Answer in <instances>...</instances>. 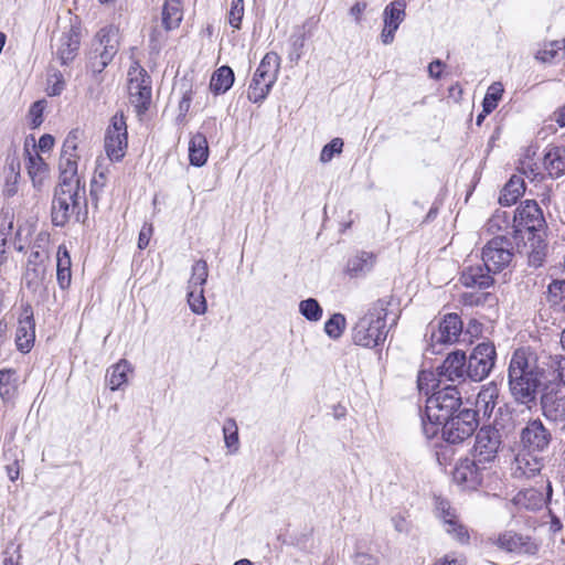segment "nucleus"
I'll return each instance as SVG.
<instances>
[{
	"label": "nucleus",
	"mask_w": 565,
	"mask_h": 565,
	"mask_svg": "<svg viewBox=\"0 0 565 565\" xmlns=\"http://www.w3.org/2000/svg\"><path fill=\"white\" fill-rule=\"evenodd\" d=\"M499 388L495 384L483 386L477 396V407L482 411L484 415L491 416L494 407L498 404Z\"/></svg>",
	"instance_id": "nucleus-37"
},
{
	"label": "nucleus",
	"mask_w": 565,
	"mask_h": 565,
	"mask_svg": "<svg viewBox=\"0 0 565 565\" xmlns=\"http://www.w3.org/2000/svg\"><path fill=\"white\" fill-rule=\"evenodd\" d=\"M28 156V174L35 189L40 190L44 184V181L49 177V166L44 159L38 153V151L31 152L26 150Z\"/></svg>",
	"instance_id": "nucleus-28"
},
{
	"label": "nucleus",
	"mask_w": 565,
	"mask_h": 565,
	"mask_svg": "<svg viewBox=\"0 0 565 565\" xmlns=\"http://www.w3.org/2000/svg\"><path fill=\"white\" fill-rule=\"evenodd\" d=\"M495 358L497 352L493 343H479L470 353L469 359L466 358L467 370L465 373L468 379L473 382L484 380L493 369Z\"/></svg>",
	"instance_id": "nucleus-11"
},
{
	"label": "nucleus",
	"mask_w": 565,
	"mask_h": 565,
	"mask_svg": "<svg viewBox=\"0 0 565 565\" xmlns=\"http://www.w3.org/2000/svg\"><path fill=\"white\" fill-rule=\"evenodd\" d=\"M77 131H71L64 140L61 158H60V171H77Z\"/></svg>",
	"instance_id": "nucleus-29"
},
{
	"label": "nucleus",
	"mask_w": 565,
	"mask_h": 565,
	"mask_svg": "<svg viewBox=\"0 0 565 565\" xmlns=\"http://www.w3.org/2000/svg\"><path fill=\"white\" fill-rule=\"evenodd\" d=\"M356 565H376L377 558L371 554L359 552L354 555Z\"/></svg>",
	"instance_id": "nucleus-58"
},
{
	"label": "nucleus",
	"mask_w": 565,
	"mask_h": 565,
	"mask_svg": "<svg viewBox=\"0 0 565 565\" xmlns=\"http://www.w3.org/2000/svg\"><path fill=\"white\" fill-rule=\"evenodd\" d=\"M234 83V72L230 66H221L217 68L210 82L211 90L218 95L227 92Z\"/></svg>",
	"instance_id": "nucleus-35"
},
{
	"label": "nucleus",
	"mask_w": 565,
	"mask_h": 565,
	"mask_svg": "<svg viewBox=\"0 0 565 565\" xmlns=\"http://www.w3.org/2000/svg\"><path fill=\"white\" fill-rule=\"evenodd\" d=\"M462 331V322L458 315L449 313L439 322L438 329L431 332L430 345L428 350L438 353L437 344H451L459 339Z\"/></svg>",
	"instance_id": "nucleus-16"
},
{
	"label": "nucleus",
	"mask_w": 565,
	"mask_h": 565,
	"mask_svg": "<svg viewBox=\"0 0 565 565\" xmlns=\"http://www.w3.org/2000/svg\"><path fill=\"white\" fill-rule=\"evenodd\" d=\"M486 473H488L486 463L479 462L475 457L466 458L456 466L454 480L469 489H476L483 484Z\"/></svg>",
	"instance_id": "nucleus-15"
},
{
	"label": "nucleus",
	"mask_w": 565,
	"mask_h": 565,
	"mask_svg": "<svg viewBox=\"0 0 565 565\" xmlns=\"http://www.w3.org/2000/svg\"><path fill=\"white\" fill-rule=\"evenodd\" d=\"M45 100H38L33 103L29 109L30 126L34 129L43 122V111L45 109Z\"/></svg>",
	"instance_id": "nucleus-51"
},
{
	"label": "nucleus",
	"mask_w": 565,
	"mask_h": 565,
	"mask_svg": "<svg viewBox=\"0 0 565 565\" xmlns=\"http://www.w3.org/2000/svg\"><path fill=\"white\" fill-rule=\"evenodd\" d=\"M119 47L118 30L113 26L103 28L95 36L89 61L95 73H100L117 54Z\"/></svg>",
	"instance_id": "nucleus-5"
},
{
	"label": "nucleus",
	"mask_w": 565,
	"mask_h": 565,
	"mask_svg": "<svg viewBox=\"0 0 565 565\" xmlns=\"http://www.w3.org/2000/svg\"><path fill=\"white\" fill-rule=\"evenodd\" d=\"M35 339V323L33 311L30 306L23 308L19 319V326L15 333V343L20 351L29 352Z\"/></svg>",
	"instance_id": "nucleus-21"
},
{
	"label": "nucleus",
	"mask_w": 565,
	"mask_h": 565,
	"mask_svg": "<svg viewBox=\"0 0 565 565\" xmlns=\"http://www.w3.org/2000/svg\"><path fill=\"white\" fill-rule=\"evenodd\" d=\"M345 328V317L342 313H334L324 323V332L332 339L342 335Z\"/></svg>",
	"instance_id": "nucleus-47"
},
{
	"label": "nucleus",
	"mask_w": 565,
	"mask_h": 565,
	"mask_svg": "<svg viewBox=\"0 0 565 565\" xmlns=\"http://www.w3.org/2000/svg\"><path fill=\"white\" fill-rule=\"evenodd\" d=\"M128 145L127 124L122 113H116L106 130L105 150L111 161L124 158Z\"/></svg>",
	"instance_id": "nucleus-12"
},
{
	"label": "nucleus",
	"mask_w": 565,
	"mask_h": 565,
	"mask_svg": "<svg viewBox=\"0 0 565 565\" xmlns=\"http://www.w3.org/2000/svg\"><path fill=\"white\" fill-rule=\"evenodd\" d=\"M547 300L553 306L565 308V280H553L548 285Z\"/></svg>",
	"instance_id": "nucleus-44"
},
{
	"label": "nucleus",
	"mask_w": 565,
	"mask_h": 565,
	"mask_svg": "<svg viewBox=\"0 0 565 565\" xmlns=\"http://www.w3.org/2000/svg\"><path fill=\"white\" fill-rule=\"evenodd\" d=\"M553 493L552 483L546 481L544 489L529 488L520 490L508 503V509L513 515H524L543 509L551 500Z\"/></svg>",
	"instance_id": "nucleus-9"
},
{
	"label": "nucleus",
	"mask_w": 565,
	"mask_h": 565,
	"mask_svg": "<svg viewBox=\"0 0 565 565\" xmlns=\"http://www.w3.org/2000/svg\"><path fill=\"white\" fill-rule=\"evenodd\" d=\"M209 276V268L205 260L200 259L192 266V274L188 282V288L203 289Z\"/></svg>",
	"instance_id": "nucleus-42"
},
{
	"label": "nucleus",
	"mask_w": 565,
	"mask_h": 565,
	"mask_svg": "<svg viewBox=\"0 0 565 565\" xmlns=\"http://www.w3.org/2000/svg\"><path fill=\"white\" fill-rule=\"evenodd\" d=\"M376 256L369 252H359L349 258L345 273L351 278L364 277L374 267Z\"/></svg>",
	"instance_id": "nucleus-27"
},
{
	"label": "nucleus",
	"mask_w": 565,
	"mask_h": 565,
	"mask_svg": "<svg viewBox=\"0 0 565 565\" xmlns=\"http://www.w3.org/2000/svg\"><path fill=\"white\" fill-rule=\"evenodd\" d=\"M20 179L19 171L11 168L10 172L6 177V181L2 188V196L10 199L18 193V183Z\"/></svg>",
	"instance_id": "nucleus-49"
},
{
	"label": "nucleus",
	"mask_w": 565,
	"mask_h": 565,
	"mask_svg": "<svg viewBox=\"0 0 565 565\" xmlns=\"http://www.w3.org/2000/svg\"><path fill=\"white\" fill-rule=\"evenodd\" d=\"M86 193H73L54 190L51 206L52 224L57 227H64L72 217L77 222L84 221L87 211Z\"/></svg>",
	"instance_id": "nucleus-3"
},
{
	"label": "nucleus",
	"mask_w": 565,
	"mask_h": 565,
	"mask_svg": "<svg viewBox=\"0 0 565 565\" xmlns=\"http://www.w3.org/2000/svg\"><path fill=\"white\" fill-rule=\"evenodd\" d=\"M279 67V56L274 52L266 53L248 85L247 98L249 102L257 104L266 99L277 81Z\"/></svg>",
	"instance_id": "nucleus-4"
},
{
	"label": "nucleus",
	"mask_w": 565,
	"mask_h": 565,
	"mask_svg": "<svg viewBox=\"0 0 565 565\" xmlns=\"http://www.w3.org/2000/svg\"><path fill=\"white\" fill-rule=\"evenodd\" d=\"M188 303L190 309L195 315H203L206 312L207 306L204 297V290L198 288H188Z\"/></svg>",
	"instance_id": "nucleus-46"
},
{
	"label": "nucleus",
	"mask_w": 565,
	"mask_h": 565,
	"mask_svg": "<svg viewBox=\"0 0 565 565\" xmlns=\"http://www.w3.org/2000/svg\"><path fill=\"white\" fill-rule=\"evenodd\" d=\"M131 371V365L126 360H120L107 371L108 384L111 391L120 388L127 382V374Z\"/></svg>",
	"instance_id": "nucleus-39"
},
{
	"label": "nucleus",
	"mask_w": 565,
	"mask_h": 565,
	"mask_svg": "<svg viewBox=\"0 0 565 565\" xmlns=\"http://www.w3.org/2000/svg\"><path fill=\"white\" fill-rule=\"evenodd\" d=\"M548 513L551 515V523H550V531L553 532V533H557L562 530L563 525H562V522L559 520V518H557L554 512L552 511V509H548Z\"/></svg>",
	"instance_id": "nucleus-62"
},
{
	"label": "nucleus",
	"mask_w": 565,
	"mask_h": 565,
	"mask_svg": "<svg viewBox=\"0 0 565 565\" xmlns=\"http://www.w3.org/2000/svg\"><path fill=\"white\" fill-rule=\"evenodd\" d=\"M181 0H166L162 8V24L166 30H174L182 21Z\"/></svg>",
	"instance_id": "nucleus-34"
},
{
	"label": "nucleus",
	"mask_w": 565,
	"mask_h": 565,
	"mask_svg": "<svg viewBox=\"0 0 565 565\" xmlns=\"http://www.w3.org/2000/svg\"><path fill=\"white\" fill-rule=\"evenodd\" d=\"M552 436L550 430L543 425L541 419L530 420L521 431V443L531 450L543 451L550 443Z\"/></svg>",
	"instance_id": "nucleus-19"
},
{
	"label": "nucleus",
	"mask_w": 565,
	"mask_h": 565,
	"mask_svg": "<svg viewBox=\"0 0 565 565\" xmlns=\"http://www.w3.org/2000/svg\"><path fill=\"white\" fill-rule=\"evenodd\" d=\"M209 157L206 137L203 134H195L189 142V158L192 166L202 167Z\"/></svg>",
	"instance_id": "nucleus-32"
},
{
	"label": "nucleus",
	"mask_w": 565,
	"mask_h": 565,
	"mask_svg": "<svg viewBox=\"0 0 565 565\" xmlns=\"http://www.w3.org/2000/svg\"><path fill=\"white\" fill-rule=\"evenodd\" d=\"M56 279L57 284L62 289H66L71 285L72 273H71V256L66 246L61 245L57 248L56 255Z\"/></svg>",
	"instance_id": "nucleus-31"
},
{
	"label": "nucleus",
	"mask_w": 565,
	"mask_h": 565,
	"mask_svg": "<svg viewBox=\"0 0 565 565\" xmlns=\"http://www.w3.org/2000/svg\"><path fill=\"white\" fill-rule=\"evenodd\" d=\"M564 51V40L552 41L545 44L544 47L536 53V58L544 63H552L554 60L563 56Z\"/></svg>",
	"instance_id": "nucleus-40"
},
{
	"label": "nucleus",
	"mask_w": 565,
	"mask_h": 565,
	"mask_svg": "<svg viewBox=\"0 0 565 565\" xmlns=\"http://www.w3.org/2000/svg\"><path fill=\"white\" fill-rule=\"evenodd\" d=\"M435 565H462V563L461 561L447 555L440 558Z\"/></svg>",
	"instance_id": "nucleus-64"
},
{
	"label": "nucleus",
	"mask_w": 565,
	"mask_h": 565,
	"mask_svg": "<svg viewBox=\"0 0 565 565\" xmlns=\"http://www.w3.org/2000/svg\"><path fill=\"white\" fill-rule=\"evenodd\" d=\"M243 15L244 0H233L230 11V24L235 29H239Z\"/></svg>",
	"instance_id": "nucleus-52"
},
{
	"label": "nucleus",
	"mask_w": 565,
	"mask_h": 565,
	"mask_svg": "<svg viewBox=\"0 0 565 565\" xmlns=\"http://www.w3.org/2000/svg\"><path fill=\"white\" fill-rule=\"evenodd\" d=\"M542 377L543 370L536 358L524 349L515 350L508 369L509 388L514 401L527 406L535 403Z\"/></svg>",
	"instance_id": "nucleus-1"
},
{
	"label": "nucleus",
	"mask_w": 565,
	"mask_h": 565,
	"mask_svg": "<svg viewBox=\"0 0 565 565\" xmlns=\"http://www.w3.org/2000/svg\"><path fill=\"white\" fill-rule=\"evenodd\" d=\"M225 446L230 454H236L239 448L238 428L235 419H226L223 426Z\"/></svg>",
	"instance_id": "nucleus-41"
},
{
	"label": "nucleus",
	"mask_w": 565,
	"mask_h": 565,
	"mask_svg": "<svg viewBox=\"0 0 565 565\" xmlns=\"http://www.w3.org/2000/svg\"><path fill=\"white\" fill-rule=\"evenodd\" d=\"M343 141L340 138L332 139L329 143H327L320 153V161L327 163L332 160L335 154L342 152Z\"/></svg>",
	"instance_id": "nucleus-50"
},
{
	"label": "nucleus",
	"mask_w": 565,
	"mask_h": 565,
	"mask_svg": "<svg viewBox=\"0 0 565 565\" xmlns=\"http://www.w3.org/2000/svg\"><path fill=\"white\" fill-rule=\"evenodd\" d=\"M461 406V397L457 387L446 386L443 390L434 392L426 401V417L444 422L456 416Z\"/></svg>",
	"instance_id": "nucleus-6"
},
{
	"label": "nucleus",
	"mask_w": 565,
	"mask_h": 565,
	"mask_svg": "<svg viewBox=\"0 0 565 565\" xmlns=\"http://www.w3.org/2000/svg\"><path fill=\"white\" fill-rule=\"evenodd\" d=\"M466 366V354L460 351H455L447 355L443 364L437 369L438 376L451 382H463L468 379L465 373Z\"/></svg>",
	"instance_id": "nucleus-20"
},
{
	"label": "nucleus",
	"mask_w": 565,
	"mask_h": 565,
	"mask_svg": "<svg viewBox=\"0 0 565 565\" xmlns=\"http://www.w3.org/2000/svg\"><path fill=\"white\" fill-rule=\"evenodd\" d=\"M390 305L388 298H381L373 302L367 312L358 320L352 331V339L356 345L374 348L386 340Z\"/></svg>",
	"instance_id": "nucleus-2"
},
{
	"label": "nucleus",
	"mask_w": 565,
	"mask_h": 565,
	"mask_svg": "<svg viewBox=\"0 0 565 565\" xmlns=\"http://www.w3.org/2000/svg\"><path fill=\"white\" fill-rule=\"evenodd\" d=\"M406 3L403 0H395L388 3L383 11V29L381 32V41L388 45L394 42L395 33L406 17Z\"/></svg>",
	"instance_id": "nucleus-17"
},
{
	"label": "nucleus",
	"mask_w": 565,
	"mask_h": 565,
	"mask_svg": "<svg viewBox=\"0 0 565 565\" xmlns=\"http://www.w3.org/2000/svg\"><path fill=\"white\" fill-rule=\"evenodd\" d=\"M525 191L524 180L519 175H512L509 182L501 191L499 203L503 206H510L523 195Z\"/></svg>",
	"instance_id": "nucleus-33"
},
{
	"label": "nucleus",
	"mask_w": 565,
	"mask_h": 565,
	"mask_svg": "<svg viewBox=\"0 0 565 565\" xmlns=\"http://www.w3.org/2000/svg\"><path fill=\"white\" fill-rule=\"evenodd\" d=\"M436 511L438 518L443 519L446 527V532L451 534L456 540L461 543H466L469 540V535L465 526L458 523L457 516L451 509L448 501L438 499L436 502Z\"/></svg>",
	"instance_id": "nucleus-22"
},
{
	"label": "nucleus",
	"mask_w": 565,
	"mask_h": 565,
	"mask_svg": "<svg viewBox=\"0 0 565 565\" xmlns=\"http://www.w3.org/2000/svg\"><path fill=\"white\" fill-rule=\"evenodd\" d=\"M544 167L552 178L562 177L565 173V148H548L544 156Z\"/></svg>",
	"instance_id": "nucleus-30"
},
{
	"label": "nucleus",
	"mask_w": 565,
	"mask_h": 565,
	"mask_svg": "<svg viewBox=\"0 0 565 565\" xmlns=\"http://www.w3.org/2000/svg\"><path fill=\"white\" fill-rule=\"evenodd\" d=\"M491 273L484 265L468 266L462 269L460 281L469 288H488L493 284Z\"/></svg>",
	"instance_id": "nucleus-24"
},
{
	"label": "nucleus",
	"mask_w": 565,
	"mask_h": 565,
	"mask_svg": "<svg viewBox=\"0 0 565 565\" xmlns=\"http://www.w3.org/2000/svg\"><path fill=\"white\" fill-rule=\"evenodd\" d=\"M543 458L532 452L519 454L515 457L513 475L515 477L533 478L542 470Z\"/></svg>",
	"instance_id": "nucleus-26"
},
{
	"label": "nucleus",
	"mask_w": 565,
	"mask_h": 565,
	"mask_svg": "<svg viewBox=\"0 0 565 565\" xmlns=\"http://www.w3.org/2000/svg\"><path fill=\"white\" fill-rule=\"evenodd\" d=\"M366 7H367V4L364 1H359L354 6L351 7L350 14L352 17H354V19L358 23L361 22V15L365 11Z\"/></svg>",
	"instance_id": "nucleus-60"
},
{
	"label": "nucleus",
	"mask_w": 565,
	"mask_h": 565,
	"mask_svg": "<svg viewBox=\"0 0 565 565\" xmlns=\"http://www.w3.org/2000/svg\"><path fill=\"white\" fill-rule=\"evenodd\" d=\"M514 223L518 228H524L529 232H537L545 226L543 212L533 200L524 201L521 206L516 209Z\"/></svg>",
	"instance_id": "nucleus-18"
},
{
	"label": "nucleus",
	"mask_w": 565,
	"mask_h": 565,
	"mask_svg": "<svg viewBox=\"0 0 565 565\" xmlns=\"http://www.w3.org/2000/svg\"><path fill=\"white\" fill-rule=\"evenodd\" d=\"M554 119L561 127H565V106L554 113Z\"/></svg>",
	"instance_id": "nucleus-63"
},
{
	"label": "nucleus",
	"mask_w": 565,
	"mask_h": 565,
	"mask_svg": "<svg viewBox=\"0 0 565 565\" xmlns=\"http://www.w3.org/2000/svg\"><path fill=\"white\" fill-rule=\"evenodd\" d=\"M443 62L440 60H435L428 65V73L433 78H439L443 67Z\"/></svg>",
	"instance_id": "nucleus-61"
},
{
	"label": "nucleus",
	"mask_w": 565,
	"mask_h": 565,
	"mask_svg": "<svg viewBox=\"0 0 565 565\" xmlns=\"http://www.w3.org/2000/svg\"><path fill=\"white\" fill-rule=\"evenodd\" d=\"M501 445V434L491 426L480 428L476 436L473 457L482 463H490L497 458Z\"/></svg>",
	"instance_id": "nucleus-13"
},
{
	"label": "nucleus",
	"mask_w": 565,
	"mask_h": 565,
	"mask_svg": "<svg viewBox=\"0 0 565 565\" xmlns=\"http://www.w3.org/2000/svg\"><path fill=\"white\" fill-rule=\"evenodd\" d=\"M444 422L435 420V419H423V433L427 439H433L436 437L438 431L443 429Z\"/></svg>",
	"instance_id": "nucleus-53"
},
{
	"label": "nucleus",
	"mask_w": 565,
	"mask_h": 565,
	"mask_svg": "<svg viewBox=\"0 0 565 565\" xmlns=\"http://www.w3.org/2000/svg\"><path fill=\"white\" fill-rule=\"evenodd\" d=\"M153 228L151 224L145 223L140 230L138 237V248L145 249L150 242Z\"/></svg>",
	"instance_id": "nucleus-54"
},
{
	"label": "nucleus",
	"mask_w": 565,
	"mask_h": 565,
	"mask_svg": "<svg viewBox=\"0 0 565 565\" xmlns=\"http://www.w3.org/2000/svg\"><path fill=\"white\" fill-rule=\"evenodd\" d=\"M514 256L511 238L495 236L482 248V260L488 271L500 273L510 265Z\"/></svg>",
	"instance_id": "nucleus-10"
},
{
	"label": "nucleus",
	"mask_w": 565,
	"mask_h": 565,
	"mask_svg": "<svg viewBox=\"0 0 565 565\" xmlns=\"http://www.w3.org/2000/svg\"><path fill=\"white\" fill-rule=\"evenodd\" d=\"M128 94L129 100L139 115L148 110L151 103V79L146 70L135 62L128 71Z\"/></svg>",
	"instance_id": "nucleus-7"
},
{
	"label": "nucleus",
	"mask_w": 565,
	"mask_h": 565,
	"mask_svg": "<svg viewBox=\"0 0 565 565\" xmlns=\"http://www.w3.org/2000/svg\"><path fill=\"white\" fill-rule=\"evenodd\" d=\"M79 47V40L75 33H65L60 39V46L56 55L62 64L73 61Z\"/></svg>",
	"instance_id": "nucleus-36"
},
{
	"label": "nucleus",
	"mask_w": 565,
	"mask_h": 565,
	"mask_svg": "<svg viewBox=\"0 0 565 565\" xmlns=\"http://www.w3.org/2000/svg\"><path fill=\"white\" fill-rule=\"evenodd\" d=\"M55 190L72 192L75 196L76 193H86L85 183H82L78 172H70L67 170L60 171V182Z\"/></svg>",
	"instance_id": "nucleus-38"
},
{
	"label": "nucleus",
	"mask_w": 565,
	"mask_h": 565,
	"mask_svg": "<svg viewBox=\"0 0 565 565\" xmlns=\"http://www.w3.org/2000/svg\"><path fill=\"white\" fill-rule=\"evenodd\" d=\"M53 146H54V138H53V136H51L49 134H45V135L40 137L36 147H38V149L40 151L47 152V151L52 150Z\"/></svg>",
	"instance_id": "nucleus-59"
},
{
	"label": "nucleus",
	"mask_w": 565,
	"mask_h": 565,
	"mask_svg": "<svg viewBox=\"0 0 565 565\" xmlns=\"http://www.w3.org/2000/svg\"><path fill=\"white\" fill-rule=\"evenodd\" d=\"M54 83L50 84L47 87V94L50 96H56L60 95L64 88V82L62 79V76L60 74L53 75Z\"/></svg>",
	"instance_id": "nucleus-56"
},
{
	"label": "nucleus",
	"mask_w": 565,
	"mask_h": 565,
	"mask_svg": "<svg viewBox=\"0 0 565 565\" xmlns=\"http://www.w3.org/2000/svg\"><path fill=\"white\" fill-rule=\"evenodd\" d=\"M40 258V252L30 254L23 276L26 287L34 291L43 284L46 275V266Z\"/></svg>",
	"instance_id": "nucleus-25"
},
{
	"label": "nucleus",
	"mask_w": 565,
	"mask_h": 565,
	"mask_svg": "<svg viewBox=\"0 0 565 565\" xmlns=\"http://www.w3.org/2000/svg\"><path fill=\"white\" fill-rule=\"evenodd\" d=\"M503 87L501 83H493L487 90V94L482 102V108L484 114L492 113L497 106L499 100L502 97Z\"/></svg>",
	"instance_id": "nucleus-43"
},
{
	"label": "nucleus",
	"mask_w": 565,
	"mask_h": 565,
	"mask_svg": "<svg viewBox=\"0 0 565 565\" xmlns=\"http://www.w3.org/2000/svg\"><path fill=\"white\" fill-rule=\"evenodd\" d=\"M477 427V412L463 408L456 416L444 420L441 438L448 444H461L476 431Z\"/></svg>",
	"instance_id": "nucleus-8"
},
{
	"label": "nucleus",
	"mask_w": 565,
	"mask_h": 565,
	"mask_svg": "<svg viewBox=\"0 0 565 565\" xmlns=\"http://www.w3.org/2000/svg\"><path fill=\"white\" fill-rule=\"evenodd\" d=\"M300 313L309 321H319L322 318V308L315 298H308L299 303Z\"/></svg>",
	"instance_id": "nucleus-45"
},
{
	"label": "nucleus",
	"mask_w": 565,
	"mask_h": 565,
	"mask_svg": "<svg viewBox=\"0 0 565 565\" xmlns=\"http://www.w3.org/2000/svg\"><path fill=\"white\" fill-rule=\"evenodd\" d=\"M15 372L12 370H0V395L2 398L10 397L15 390Z\"/></svg>",
	"instance_id": "nucleus-48"
},
{
	"label": "nucleus",
	"mask_w": 565,
	"mask_h": 565,
	"mask_svg": "<svg viewBox=\"0 0 565 565\" xmlns=\"http://www.w3.org/2000/svg\"><path fill=\"white\" fill-rule=\"evenodd\" d=\"M557 373V377L565 385V356H555L552 365Z\"/></svg>",
	"instance_id": "nucleus-57"
},
{
	"label": "nucleus",
	"mask_w": 565,
	"mask_h": 565,
	"mask_svg": "<svg viewBox=\"0 0 565 565\" xmlns=\"http://www.w3.org/2000/svg\"><path fill=\"white\" fill-rule=\"evenodd\" d=\"M543 416L552 423L565 422V387H546L541 396Z\"/></svg>",
	"instance_id": "nucleus-14"
},
{
	"label": "nucleus",
	"mask_w": 565,
	"mask_h": 565,
	"mask_svg": "<svg viewBox=\"0 0 565 565\" xmlns=\"http://www.w3.org/2000/svg\"><path fill=\"white\" fill-rule=\"evenodd\" d=\"M495 544L499 548L510 553L533 554L536 551V545L529 536H523L513 531L501 533Z\"/></svg>",
	"instance_id": "nucleus-23"
},
{
	"label": "nucleus",
	"mask_w": 565,
	"mask_h": 565,
	"mask_svg": "<svg viewBox=\"0 0 565 565\" xmlns=\"http://www.w3.org/2000/svg\"><path fill=\"white\" fill-rule=\"evenodd\" d=\"M429 382H434V374L425 371L420 372L417 379V385L420 393H424L426 395L429 394Z\"/></svg>",
	"instance_id": "nucleus-55"
}]
</instances>
